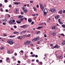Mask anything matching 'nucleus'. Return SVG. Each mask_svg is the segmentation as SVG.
<instances>
[{
	"label": "nucleus",
	"mask_w": 65,
	"mask_h": 65,
	"mask_svg": "<svg viewBox=\"0 0 65 65\" xmlns=\"http://www.w3.org/2000/svg\"><path fill=\"white\" fill-rule=\"evenodd\" d=\"M21 14H24V12H21Z\"/></svg>",
	"instance_id": "37"
},
{
	"label": "nucleus",
	"mask_w": 65,
	"mask_h": 65,
	"mask_svg": "<svg viewBox=\"0 0 65 65\" xmlns=\"http://www.w3.org/2000/svg\"><path fill=\"white\" fill-rule=\"evenodd\" d=\"M15 36H9V37H10V38H13V37H15Z\"/></svg>",
	"instance_id": "26"
},
{
	"label": "nucleus",
	"mask_w": 65,
	"mask_h": 65,
	"mask_svg": "<svg viewBox=\"0 0 65 65\" xmlns=\"http://www.w3.org/2000/svg\"><path fill=\"white\" fill-rule=\"evenodd\" d=\"M58 58H60V59H61V58H63V55H61L60 56H58Z\"/></svg>",
	"instance_id": "14"
},
{
	"label": "nucleus",
	"mask_w": 65,
	"mask_h": 65,
	"mask_svg": "<svg viewBox=\"0 0 65 65\" xmlns=\"http://www.w3.org/2000/svg\"><path fill=\"white\" fill-rule=\"evenodd\" d=\"M3 49H4V47H2L0 48V50H3Z\"/></svg>",
	"instance_id": "31"
},
{
	"label": "nucleus",
	"mask_w": 65,
	"mask_h": 65,
	"mask_svg": "<svg viewBox=\"0 0 65 65\" xmlns=\"http://www.w3.org/2000/svg\"><path fill=\"white\" fill-rule=\"evenodd\" d=\"M59 46L57 45H56L55 46H54L53 47V48H59Z\"/></svg>",
	"instance_id": "8"
},
{
	"label": "nucleus",
	"mask_w": 65,
	"mask_h": 65,
	"mask_svg": "<svg viewBox=\"0 0 65 65\" xmlns=\"http://www.w3.org/2000/svg\"><path fill=\"white\" fill-rule=\"evenodd\" d=\"M31 43V41L29 40H27L24 43V44L25 45H28L29 44H30Z\"/></svg>",
	"instance_id": "3"
},
{
	"label": "nucleus",
	"mask_w": 65,
	"mask_h": 65,
	"mask_svg": "<svg viewBox=\"0 0 65 65\" xmlns=\"http://www.w3.org/2000/svg\"><path fill=\"white\" fill-rule=\"evenodd\" d=\"M44 14L43 15L44 17L46 16V14L47 13V12H43Z\"/></svg>",
	"instance_id": "12"
},
{
	"label": "nucleus",
	"mask_w": 65,
	"mask_h": 65,
	"mask_svg": "<svg viewBox=\"0 0 65 65\" xmlns=\"http://www.w3.org/2000/svg\"><path fill=\"white\" fill-rule=\"evenodd\" d=\"M23 34H25V33H26V32H27V31L26 30H25V31H23Z\"/></svg>",
	"instance_id": "33"
},
{
	"label": "nucleus",
	"mask_w": 65,
	"mask_h": 65,
	"mask_svg": "<svg viewBox=\"0 0 65 65\" xmlns=\"http://www.w3.org/2000/svg\"><path fill=\"white\" fill-rule=\"evenodd\" d=\"M49 11H50L51 12H56V10L55 9L52 8Z\"/></svg>",
	"instance_id": "5"
},
{
	"label": "nucleus",
	"mask_w": 65,
	"mask_h": 65,
	"mask_svg": "<svg viewBox=\"0 0 65 65\" xmlns=\"http://www.w3.org/2000/svg\"><path fill=\"white\" fill-rule=\"evenodd\" d=\"M12 6L11 5H9V7H11Z\"/></svg>",
	"instance_id": "51"
},
{
	"label": "nucleus",
	"mask_w": 65,
	"mask_h": 65,
	"mask_svg": "<svg viewBox=\"0 0 65 65\" xmlns=\"http://www.w3.org/2000/svg\"><path fill=\"white\" fill-rule=\"evenodd\" d=\"M10 60V59L9 57H7L6 58V61H8V60Z\"/></svg>",
	"instance_id": "25"
},
{
	"label": "nucleus",
	"mask_w": 65,
	"mask_h": 65,
	"mask_svg": "<svg viewBox=\"0 0 65 65\" xmlns=\"http://www.w3.org/2000/svg\"><path fill=\"white\" fill-rule=\"evenodd\" d=\"M7 20L5 19L4 20H2V21H3V22H4V21H7Z\"/></svg>",
	"instance_id": "32"
},
{
	"label": "nucleus",
	"mask_w": 65,
	"mask_h": 65,
	"mask_svg": "<svg viewBox=\"0 0 65 65\" xmlns=\"http://www.w3.org/2000/svg\"><path fill=\"white\" fill-rule=\"evenodd\" d=\"M34 24V22H31V25H33V24Z\"/></svg>",
	"instance_id": "57"
},
{
	"label": "nucleus",
	"mask_w": 65,
	"mask_h": 65,
	"mask_svg": "<svg viewBox=\"0 0 65 65\" xmlns=\"http://www.w3.org/2000/svg\"><path fill=\"white\" fill-rule=\"evenodd\" d=\"M39 4L40 6V8H41V9L42 11H43V10H44V7L42 5V4L40 3Z\"/></svg>",
	"instance_id": "2"
},
{
	"label": "nucleus",
	"mask_w": 65,
	"mask_h": 65,
	"mask_svg": "<svg viewBox=\"0 0 65 65\" xmlns=\"http://www.w3.org/2000/svg\"><path fill=\"white\" fill-rule=\"evenodd\" d=\"M12 59H14V58H15V57H11Z\"/></svg>",
	"instance_id": "47"
},
{
	"label": "nucleus",
	"mask_w": 65,
	"mask_h": 65,
	"mask_svg": "<svg viewBox=\"0 0 65 65\" xmlns=\"http://www.w3.org/2000/svg\"><path fill=\"white\" fill-rule=\"evenodd\" d=\"M43 27V26H39L37 28L38 29H42Z\"/></svg>",
	"instance_id": "15"
},
{
	"label": "nucleus",
	"mask_w": 65,
	"mask_h": 65,
	"mask_svg": "<svg viewBox=\"0 0 65 65\" xmlns=\"http://www.w3.org/2000/svg\"><path fill=\"white\" fill-rule=\"evenodd\" d=\"M43 12H48V11H47V9H46V8H45Z\"/></svg>",
	"instance_id": "13"
},
{
	"label": "nucleus",
	"mask_w": 65,
	"mask_h": 65,
	"mask_svg": "<svg viewBox=\"0 0 65 65\" xmlns=\"http://www.w3.org/2000/svg\"><path fill=\"white\" fill-rule=\"evenodd\" d=\"M24 13H26L27 12V11L26 10H24Z\"/></svg>",
	"instance_id": "30"
},
{
	"label": "nucleus",
	"mask_w": 65,
	"mask_h": 65,
	"mask_svg": "<svg viewBox=\"0 0 65 65\" xmlns=\"http://www.w3.org/2000/svg\"><path fill=\"white\" fill-rule=\"evenodd\" d=\"M63 13H65V10H63Z\"/></svg>",
	"instance_id": "64"
},
{
	"label": "nucleus",
	"mask_w": 65,
	"mask_h": 65,
	"mask_svg": "<svg viewBox=\"0 0 65 65\" xmlns=\"http://www.w3.org/2000/svg\"><path fill=\"white\" fill-rule=\"evenodd\" d=\"M44 36L45 37H46V35H44Z\"/></svg>",
	"instance_id": "55"
},
{
	"label": "nucleus",
	"mask_w": 65,
	"mask_h": 65,
	"mask_svg": "<svg viewBox=\"0 0 65 65\" xmlns=\"http://www.w3.org/2000/svg\"><path fill=\"white\" fill-rule=\"evenodd\" d=\"M32 57H35V54L32 55Z\"/></svg>",
	"instance_id": "44"
},
{
	"label": "nucleus",
	"mask_w": 65,
	"mask_h": 65,
	"mask_svg": "<svg viewBox=\"0 0 65 65\" xmlns=\"http://www.w3.org/2000/svg\"><path fill=\"white\" fill-rule=\"evenodd\" d=\"M13 34H19V32L15 31L13 32Z\"/></svg>",
	"instance_id": "11"
},
{
	"label": "nucleus",
	"mask_w": 65,
	"mask_h": 65,
	"mask_svg": "<svg viewBox=\"0 0 65 65\" xmlns=\"http://www.w3.org/2000/svg\"><path fill=\"white\" fill-rule=\"evenodd\" d=\"M27 27V26L26 25H24L20 26V28H26Z\"/></svg>",
	"instance_id": "6"
},
{
	"label": "nucleus",
	"mask_w": 65,
	"mask_h": 65,
	"mask_svg": "<svg viewBox=\"0 0 65 65\" xmlns=\"http://www.w3.org/2000/svg\"><path fill=\"white\" fill-rule=\"evenodd\" d=\"M35 15H36V14H33L32 15V16H33V17L34 16H35Z\"/></svg>",
	"instance_id": "63"
},
{
	"label": "nucleus",
	"mask_w": 65,
	"mask_h": 65,
	"mask_svg": "<svg viewBox=\"0 0 65 65\" xmlns=\"http://www.w3.org/2000/svg\"><path fill=\"white\" fill-rule=\"evenodd\" d=\"M18 39H20V40H21L22 39V38H21V37H20V36L18 37Z\"/></svg>",
	"instance_id": "27"
},
{
	"label": "nucleus",
	"mask_w": 65,
	"mask_h": 65,
	"mask_svg": "<svg viewBox=\"0 0 65 65\" xmlns=\"http://www.w3.org/2000/svg\"><path fill=\"white\" fill-rule=\"evenodd\" d=\"M37 8H38L39 7V5H37Z\"/></svg>",
	"instance_id": "56"
},
{
	"label": "nucleus",
	"mask_w": 65,
	"mask_h": 65,
	"mask_svg": "<svg viewBox=\"0 0 65 65\" xmlns=\"http://www.w3.org/2000/svg\"><path fill=\"white\" fill-rule=\"evenodd\" d=\"M16 22H17V23H18V24H20V23H21V21H16Z\"/></svg>",
	"instance_id": "20"
},
{
	"label": "nucleus",
	"mask_w": 65,
	"mask_h": 65,
	"mask_svg": "<svg viewBox=\"0 0 65 65\" xmlns=\"http://www.w3.org/2000/svg\"><path fill=\"white\" fill-rule=\"evenodd\" d=\"M36 40H35V38H34V39H32V41L34 42L36 41Z\"/></svg>",
	"instance_id": "22"
},
{
	"label": "nucleus",
	"mask_w": 65,
	"mask_h": 65,
	"mask_svg": "<svg viewBox=\"0 0 65 65\" xmlns=\"http://www.w3.org/2000/svg\"><path fill=\"white\" fill-rule=\"evenodd\" d=\"M0 62H1V63H2V60H0Z\"/></svg>",
	"instance_id": "58"
},
{
	"label": "nucleus",
	"mask_w": 65,
	"mask_h": 65,
	"mask_svg": "<svg viewBox=\"0 0 65 65\" xmlns=\"http://www.w3.org/2000/svg\"><path fill=\"white\" fill-rule=\"evenodd\" d=\"M30 34H29L27 35V36H24L25 37H30Z\"/></svg>",
	"instance_id": "24"
},
{
	"label": "nucleus",
	"mask_w": 65,
	"mask_h": 65,
	"mask_svg": "<svg viewBox=\"0 0 65 65\" xmlns=\"http://www.w3.org/2000/svg\"><path fill=\"white\" fill-rule=\"evenodd\" d=\"M3 25H5L6 23L5 22H4L3 23Z\"/></svg>",
	"instance_id": "39"
},
{
	"label": "nucleus",
	"mask_w": 65,
	"mask_h": 65,
	"mask_svg": "<svg viewBox=\"0 0 65 65\" xmlns=\"http://www.w3.org/2000/svg\"><path fill=\"white\" fill-rule=\"evenodd\" d=\"M5 11H6V12H8V9H6L5 10Z\"/></svg>",
	"instance_id": "42"
},
{
	"label": "nucleus",
	"mask_w": 65,
	"mask_h": 65,
	"mask_svg": "<svg viewBox=\"0 0 65 65\" xmlns=\"http://www.w3.org/2000/svg\"><path fill=\"white\" fill-rule=\"evenodd\" d=\"M65 44V41L64 40L62 43V44L63 45H64Z\"/></svg>",
	"instance_id": "21"
},
{
	"label": "nucleus",
	"mask_w": 65,
	"mask_h": 65,
	"mask_svg": "<svg viewBox=\"0 0 65 65\" xmlns=\"http://www.w3.org/2000/svg\"><path fill=\"white\" fill-rule=\"evenodd\" d=\"M40 33V31H39L36 33V34H39Z\"/></svg>",
	"instance_id": "29"
},
{
	"label": "nucleus",
	"mask_w": 65,
	"mask_h": 65,
	"mask_svg": "<svg viewBox=\"0 0 65 65\" xmlns=\"http://www.w3.org/2000/svg\"><path fill=\"white\" fill-rule=\"evenodd\" d=\"M20 35H22L23 34H24V33L23 32V31H22L20 33Z\"/></svg>",
	"instance_id": "28"
},
{
	"label": "nucleus",
	"mask_w": 65,
	"mask_h": 65,
	"mask_svg": "<svg viewBox=\"0 0 65 65\" xmlns=\"http://www.w3.org/2000/svg\"><path fill=\"white\" fill-rule=\"evenodd\" d=\"M23 19H25V20H27V18H23Z\"/></svg>",
	"instance_id": "61"
},
{
	"label": "nucleus",
	"mask_w": 65,
	"mask_h": 65,
	"mask_svg": "<svg viewBox=\"0 0 65 65\" xmlns=\"http://www.w3.org/2000/svg\"><path fill=\"white\" fill-rule=\"evenodd\" d=\"M15 56H17V53H15L14 54Z\"/></svg>",
	"instance_id": "60"
},
{
	"label": "nucleus",
	"mask_w": 65,
	"mask_h": 65,
	"mask_svg": "<svg viewBox=\"0 0 65 65\" xmlns=\"http://www.w3.org/2000/svg\"><path fill=\"white\" fill-rule=\"evenodd\" d=\"M22 8L24 10H25V7H22Z\"/></svg>",
	"instance_id": "43"
},
{
	"label": "nucleus",
	"mask_w": 65,
	"mask_h": 65,
	"mask_svg": "<svg viewBox=\"0 0 65 65\" xmlns=\"http://www.w3.org/2000/svg\"><path fill=\"white\" fill-rule=\"evenodd\" d=\"M14 28H17V27L16 25H14Z\"/></svg>",
	"instance_id": "48"
},
{
	"label": "nucleus",
	"mask_w": 65,
	"mask_h": 65,
	"mask_svg": "<svg viewBox=\"0 0 65 65\" xmlns=\"http://www.w3.org/2000/svg\"><path fill=\"white\" fill-rule=\"evenodd\" d=\"M20 52L21 53H23L24 52V51L23 50H21Z\"/></svg>",
	"instance_id": "50"
},
{
	"label": "nucleus",
	"mask_w": 65,
	"mask_h": 65,
	"mask_svg": "<svg viewBox=\"0 0 65 65\" xmlns=\"http://www.w3.org/2000/svg\"><path fill=\"white\" fill-rule=\"evenodd\" d=\"M2 6V4H0V7H1Z\"/></svg>",
	"instance_id": "54"
},
{
	"label": "nucleus",
	"mask_w": 65,
	"mask_h": 65,
	"mask_svg": "<svg viewBox=\"0 0 65 65\" xmlns=\"http://www.w3.org/2000/svg\"><path fill=\"white\" fill-rule=\"evenodd\" d=\"M18 63H19V64H20V63H21V61L19 60L18 61Z\"/></svg>",
	"instance_id": "38"
},
{
	"label": "nucleus",
	"mask_w": 65,
	"mask_h": 65,
	"mask_svg": "<svg viewBox=\"0 0 65 65\" xmlns=\"http://www.w3.org/2000/svg\"><path fill=\"white\" fill-rule=\"evenodd\" d=\"M35 57L36 58H37L38 57V55H35Z\"/></svg>",
	"instance_id": "52"
},
{
	"label": "nucleus",
	"mask_w": 65,
	"mask_h": 65,
	"mask_svg": "<svg viewBox=\"0 0 65 65\" xmlns=\"http://www.w3.org/2000/svg\"><path fill=\"white\" fill-rule=\"evenodd\" d=\"M58 21L59 23H60L61 22V20H60V19H58Z\"/></svg>",
	"instance_id": "36"
},
{
	"label": "nucleus",
	"mask_w": 65,
	"mask_h": 65,
	"mask_svg": "<svg viewBox=\"0 0 65 65\" xmlns=\"http://www.w3.org/2000/svg\"><path fill=\"white\" fill-rule=\"evenodd\" d=\"M35 38V39L36 41L38 40H39V38L38 37H36Z\"/></svg>",
	"instance_id": "16"
},
{
	"label": "nucleus",
	"mask_w": 65,
	"mask_h": 65,
	"mask_svg": "<svg viewBox=\"0 0 65 65\" xmlns=\"http://www.w3.org/2000/svg\"><path fill=\"white\" fill-rule=\"evenodd\" d=\"M7 53H8V54H10V52L8 50V52H7Z\"/></svg>",
	"instance_id": "49"
},
{
	"label": "nucleus",
	"mask_w": 65,
	"mask_h": 65,
	"mask_svg": "<svg viewBox=\"0 0 65 65\" xmlns=\"http://www.w3.org/2000/svg\"><path fill=\"white\" fill-rule=\"evenodd\" d=\"M60 35H61V36H65V35H64L63 34H60Z\"/></svg>",
	"instance_id": "35"
},
{
	"label": "nucleus",
	"mask_w": 65,
	"mask_h": 65,
	"mask_svg": "<svg viewBox=\"0 0 65 65\" xmlns=\"http://www.w3.org/2000/svg\"><path fill=\"white\" fill-rule=\"evenodd\" d=\"M15 21L14 20H10L9 22V23L10 24H14V23L15 22Z\"/></svg>",
	"instance_id": "4"
},
{
	"label": "nucleus",
	"mask_w": 65,
	"mask_h": 65,
	"mask_svg": "<svg viewBox=\"0 0 65 65\" xmlns=\"http://www.w3.org/2000/svg\"><path fill=\"white\" fill-rule=\"evenodd\" d=\"M4 36H7V35H6V34H4Z\"/></svg>",
	"instance_id": "59"
},
{
	"label": "nucleus",
	"mask_w": 65,
	"mask_h": 65,
	"mask_svg": "<svg viewBox=\"0 0 65 65\" xmlns=\"http://www.w3.org/2000/svg\"><path fill=\"white\" fill-rule=\"evenodd\" d=\"M4 2H5L7 3V0H5V1H4Z\"/></svg>",
	"instance_id": "45"
},
{
	"label": "nucleus",
	"mask_w": 65,
	"mask_h": 65,
	"mask_svg": "<svg viewBox=\"0 0 65 65\" xmlns=\"http://www.w3.org/2000/svg\"><path fill=\"white\" fill-rule=\"evenodd\" d=\"M62 27V28H65V25L64 24L62 25H61Z\"/></svg>",
	"instance_id": "23"
},
{
	"label": "nucleus",
	"mask_w": 65,
	"mask_h": 65,
	"mask_svg": "<svg viewBox=\"0 0 65 65\" xmlns=\"http://www.w3.org/2000/svg\"><path fill=\"white\" fill-rule=\"evenodd\" d=\"M33 8H34V11H35V10H36V8H35L34 7Z\"/></svg>",
	"instance_id": "46"
},
{
	"label": "nucleus",
	"mask_w": 65,
	"mask_h": 65,
	"mask_svg": "<svg viewBox=\"0 0 65 65\" xmlns=\"http://www.w3.org/2000/svg\"><path fill=\"white\" fill-rule=\"evenodd\" d=\"M28 21L29 23H31L32 22V20L31 19H28Z\"/></svg>",
	"instance_id": "18"
},
{
	"label": "nucleus",
	"mask_w": 65,
	"mask_h": 65,
	"mask_svg": "<svg viewBox=\"0 0 65 65\" xmlns=\"http://www.w3.org/2000/svg\"><path fill=\"white\" fill-rule=\"evenodd\" d=\"M14 4H16V5H18V4H20V3L15 2L14 3Z\"/></svg>",
	"instance_id": "19"
},
{
	"label": "nucleus",
	"mask_w": 65,
	"mask_h": 65,
	"mask_svg": "<svg viewBox=\"0 0 65 65\" xmlns=\"http://www.w3.org/2000/svg\"><path fill=\"white\" fill-rule=\"evenodd\" d=\"M19 18L20 19H22L23 18V15H20L19 16Z\"/></svg>",
	"instance_id": "17"
},
{
	"label": "nucleus",
	"mask_w": 65,
	"mask_h": 65,
	"mask_svg": "<svg viewBox=\"0 0 65 65\" xmlns=\"http://www.w3.org/2000/svg\"><path fill=\"white\" fill-rule=\"evenodd\" d=\"M30 3H33V1H30Z\"/></svg>",
	"instance_id": "62"
},
{
	"label": "nucleus",
	"mask_w": 65,
	"mask_h": 65,
	"mask_svg": "<svg viewBox=\"0 0 65 65\" xmlns=\"http://www.w3.org/2000/svg\"><path fill=\"white\" fill-rule=\"evenodd\" d=\"M36 61L37 62H39V60H37Z\"/></svg>",
	"instance_id": "53"
},
{
	"label": "nucleus",
	"mask_w": 65,
	"mask_h": 65,
	"mask_svg": "<svg viewBox=\"0 0 65 65\" xmlns=\"http://www.w3.org/2000/svg\"><path fill=\"white\" fill-rule=\"evenodd\" d=\"M57 29V27L56 26H53L52 27V30H54V29Z\"/></svg>",
	"instance_id": "9"
},
{
	"label": "nucleus",
	"mask_w": 65,
	"mask_h": 65,
	"mask_svg": "<svg viewBox=\"0 0 65 65\" xmlns=\"http://www.w3.org/2000/svg\"><path fill=\"white\" fill-rule=\"evenodd\" d=\"M8 43L10 44H13V43H14V42H13V40L11 39H9L7 41Z\"/></svg>",
	"instance_id": "1"
},
{
	"label": "nucleus",
	"mask_w": 65,
	"mask_h": 65,
	"mask_svg": "<svg viewBox=\"0 0 65 65\" xmlns=\"http://www.w3.org/2000/svg\"><path fill=\"white\" fill-rule=\"evenodd\" d=\"M56 33L55 32H54L53 33V35H54V36H55V35H56Z\"/></svg>",
	"instance_id": "34"
},
{
	"label": "nucleus",
	"mask_w": 65,
	"mask_h": 65,
	"mask_svg": "<svg viewBox=\"0 0 65 65\" xmlns=\"http://www.w3.org/2000/svg\"><path fill=\"white\" fill-rule=\"evenodd\" d=\"M59 24H61V25H62V24H63V22H60L59 23Z\"/></svg>",
	"instance_id": "40"
},
{
	"label": "nucleus",
	"mask_w": 65,
	"mask_h": 65,
	"mask_svg": "<svg viewBox=\"0 0 65 65\" xmlns=\"http://www.w3.org/2000/svg\"><path fill=\"white\" fill-rule=\"evenodd\" d=\"M24 19V18H22L21 19V21H23Z\"/></svg>",
	"instance_id": "41"
},
{
	"label": "nucleus",
	"mask_w": 65,
	"mask_h": 65,
	"mask_svg": "<svg viewBox=\"0 0 65 65\" xmlns=\"http://www.w3.org/2000/svg\"><path fill=\"white\" fill-rule=\"evenodd\" d=\"M62 13H63V12L62 10H60L58 12V13H60V14H62Z\"/></svg>",
	"instance_id": "10"
},
{
	"label": "nucleus",
	"mask_w": 65,
	"mask_h": 65,
	"mask_svg": "<svg viewBox=\"0 0 65 65\" xmlns=\"http://www.w3.org/2000/svg\"><path fill=\"white\" fill-rule=\"evenodd\" d=\"M59 18H60V16L59 15H57L55 16V19L56 20H58V19H59Z\"/></svg>",
	"instance_id": "7"
}]
</instances>
